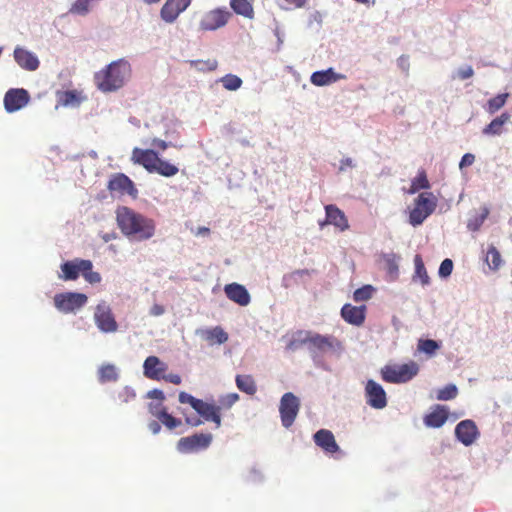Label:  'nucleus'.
Listing matches in <instances>:
<instances>
[{"label":"nucleus","mask_w":512,"mask_h":512,"mask_svg":"<svg viewBox=\"0 0 512 512\" xmlns=\"http://www.w3.org/2000/svg\"><path fill=\"white\" fill-rule=\"evenodd\" d=\"M293 8H302L306 4L307 0H285Z\"/></svg>","instance_id":"57"},{"label":"nucleus","mask_w":512,"mask_h":512,"mask_svg":"<svg viewBox=\"0 0 512 512\" xmlns=\"http://www.w3.org/2000/svg\"><path fill=\"white\" fill-rule=\"evenodd\" d=\"M99 381L101 383L114 382L118 379L116 367L112 364H106L99 369Z\"/></svg>","instance_id":"35"},{"label":"nucleus","mask_w":512,"mask_h":512,"mask_svg":"<svg viewBox=\"0 0 512 512\" xmlns=\"http://www.w3.org/2000/svg\"><path fill=\"white\" fill-rule=\"evenodd\" d=\"M165 312V309L162 305L154 304L150 309V314L152 316H160Z\"/></svg>","instance_id":"54"},{"label":"nucleus","mask_w":512,"mask_h":512,"mask_svg":"<svg viewBox=\"0 0 512 512\" xmlns=\"http://www.w3.org/2000/svg\"><path fill=\"white\" fill-rule=\"evenodd\" d=\"M475 161V156L471 153H466L462 156L461 161L459 163L460 169L464 167L471 166Z\"/></svg>","instance_id":"49"},{"label":"nucleus","mask_w":512,"mask_h":512,"mask_svg":"<svg viewBox=\"0 0 512 512\" xmlns=\"http://www.w3.org/2000/svg\"><path fill=\"white\" fill-rule=\"evenodd\" d=\"M448 419V410L444 406L437 405L435 409L427 414L424 423L428 427L439 428L444 425Z\"/></svg>","instance_id":"27"},{"label":"nucleus","mask_w":512,"mask_h":512,"mask_svg":"<svg viewBox=\"0 0 512 512\" xmlns=\"http://www.w3.org/2000/svg\"><path fill=\"white\" fill-rule=\"evenodd\" d=\"M384 259H385V265H386V269H387L388 273L390 275H397V273H398V264H397L398 257L395 254L391 253V254L385 255Z\"/></svg>","instance_id":"43"},{"label":"nucleus","mask_w":512,"mask_h":512,"mask_svg":"<svg viewBox=\"0 0 512 512\" xmlns=\"http://www.w3.org/2000/svg\"><path fill=\"white\" fill-rule=\"evenodd\" d=\"M397 64H398V67L403 71L405 72L406 74H408L409 72V60H408V57L406 56H400L398 58V61H397Z\"/></svg>","instance_id":"50"},{"label":"nucleus","mask_w":512,"mask_h":512,"mask_svg":"<svg viewBox=\"0 0 512 512\" xmlns=\"http://www.w3.org/2000/svg\"><path fill=\"white\" fill-rule=\"evenodd\" d=\"M489 214L488 209H484L483 213L481 215H478L474 217L473 219H470L467 223V227L470 231H477L480 229L482 224L484 223L485 219L487 218Z\"/></svg>","instance_id":"42"},{"label":"nucleus","mask_w":512,"mask_h":512,"mask_svg":"<svg viewBox=\"0 0 512 512\" xmlns=\"http://www.w3.org/2000/svg\"><path fill=\"white\" fill-rule=\"evenodd\" d=\"M300 409V401L293 393H285L279 406L282 425L289 428L293 425Z\"/></svg>","instance_id":"10"},{"label":"nucleus","mask_w":512,"mask_h":512,"mask_svg":"<svg viewBox=\"0 0 512 512\" xmlns=\"http://www.w3.org/2000/svg\"><path fill=\"white\" fill-rule=\"evenodd\" d=\"M147 397L158 399L160 402H163L165 400L164 392L159 389H153V390L149 391L147 394Z\"/></svg>","instance_id":"51"},{"label":"nucleus","mask_w":512,"mask_h":512,"mask_svg":"<svg viewBox=\"0 0 512 512\" xmlns=\"http://www.w3.org/2000/svg\"><path fill=\"white\" fill-rule=\"evenodd\" d=\"M167 370L168 365L157 356H148L143 363L144 375L151 380H161L163 373H166Z\"/></svg>","instance_id":"18"},{"label":"nucleus","mask_w":512,"mask_h":512,"mask_svg":"<svg viewBox=\"0 0 512 512\" xmlns=\"http://www.w3.org/2000/svg\"><path fill=\"white\" fill-rule=\"evenodd\" d=\"M107 189L111 193L116 192L120 195L127 194L133 198H136L138 195V190L133 181L123 173H116L112 175L108 182Z\"/></svg>","instance_id":"13"},{"label":"nucleus","mask_w":512,"mask_h":512,"mask_svg":"<svg viewBox=\"0 0 512 512\" xmlns=\"http://www.w3.org/2000/svg\"><path fill=\"white\" fill-rule=\"evenodd\" d=\"M373 290L371 285L363 286L354 291L353 298L356 302L367 301L372 297Z\"/></svg>","instance_id":"41"},{"label":"nucleus","mask_w":512,"mask_h":512,"mask_svg":"<svg viewBox=\"0 0 512 512\" xmlns=\"http://www.w3.org/2000/svg\"><path fill=\"white\" fill-rule=\"evenodd\" d=\"M197 334L200 335L210 345H220L228 340V334L220 326H216L210 329L199 330L197 331Z\"/></svg>","instance_id":"26"},{"label":"nucleus","mask_w":512,"mask_h":512,"mask_svg":"<svg viewBox=\"0 0 512 512\" xmlns=\"http://www.w3.org/2000/svg\"><path fill=\"white\" fill-rule=\"evenodd\" d=\"M94 320L98 329L104 333H113L118 329V324L112 310L106 304H98L96 306Z\"/></svg>","instance_id":"12"},{"label":"nucleus","mask_w":512,"mask_h":512,"mask_svg":"<svg viewBox=\"0 0 512 512\" xmlns=\"http://www.w3.org/2000/svg\"><path fill=\"white\" fill-rule=\"evenodd\" d=\"M455 435L465 446L471 445L478 436V429L472 420H463L456 425Z\"/></svg>","instance_id":"19"},{"label":"nucleus","mask_w":512,"mask_h":512,"mask_svg":"<svg viewBox=\"0 0 512 512\" xmlns=\"http://www.w3.org/2000/svg\"><path fill=\"white\" fill-rule=\"evenodd\" d=\"M221 408L214 404L206 403L201 400V405L195 409V411L204 418L206 421H212L215 423L216 427L219 428L221 426Z\"/></svg>","instance_id":"23"},{"label":"nucleus","mask_w":512,"mask_h":512,"mask_svg":"<svg viewBox=\"0 0 512 512\" xmlns=\"http://www.w3.org/2000/svg\"><path fill=\"white\" fill-rule=\"evenodd\" d=\"M300 275L308 274V270H301L297 272Z\"/></svg>","instance_id":"63"},{"label":"nucleus","mask_w":512,"mask_h":512,"mask_svg":"<svg viewBox=\"0 0 512 512\" xmlns=\"http://www.w3.org/2000/svg\"><path fill=\"white\" fill-rule=\"evenodd\" d=\"M235 383L237 388L248 395H254L257 392V385L254 378L251 375L238 374L235 377Z\"/></svg>","instance_id":"29"},{"label":"nucleus","mask_w":512,"mask_h":512,"mask_svg":"<svg viewBox=\"0 0 512 512\" xmlns=\"http://www.w3.org/2000/svg\"><path fill=\"white\" fill-rule=\"evenodd\" d=\"M141 1L148 5H153V4L159 3L161 0H141Z\"/></svg>","instance_id":"62"},{"label":"nucleus","mask_w":512,"mask_h":512,"mask_svg":"<svg viewBox=\"0 0 512 512\" xmlns=\"http://www.w3.org/2000/svg\"><path fill=\"white\" fill-rule=\"evenodd\" d=\"M437 202L432 192L420 193L409 212V223L414 227L421 225L435 211Z\"/></svg>","instance_id":"6"},{"label":"nucleus","mask_w":512,"mask_h":512,"mask_svg":"<svg viewBox=\"0 0 512 512\" xmlns=\"http://www.w3.org/2000/svg\"><path fill=\"white\" fill-rule=\"evenodd\" d=\"M366 403L374 409L387 406V395L383 387L374 380H368L365 386Z\"/></svg>","instance_id":"14"},{"label":"nucleus","mask_w":512,"mask_h":512,"mask_svg":"<svg viewBox=\"0 0 512 512\" xmlns=\"http://www.w3.org/2000/svg\"><path fill=\"white\" fill-rule=\"evenodd\" d=\"M224 292L227 298L240 306H247L251 297L247 289L238 283H230L225 285Z\"/></svg>","instance_id":"21"},{"label":"nucleus","mask_w":512,"mask_h":512,"mask_svg":"<svg viewBox=\"0 0 512 512\" xmlns=\"http://www.w3.org/2000/svg\"><path fill=\"white\" fill-rule=\"evenodd\" d=\"M452 270H453V262L451 259L447 258V259H444L442 261V263L440 264L438 272L441 277H448L449 275H451Z\"/></svg>","instance_id":"45"},{"label":"nucleus","mask_w":512,"mask_h":512,"mask_svg":"<svg viewBox=\"0 0 512 512\" xmlns=\"http://www.w3.org/2000/svg\"><path fill=\"white\" fill-rule=\"evenodd\" d=\"M509 97L508 93L498 94L497 96L491 98L487 102L486 111L489 114H494L498 110H500L505 104Z\"/></svg>","instance_id":"36"},{"label":"nucleus","mask_w":512,"mask_h":512,"mask_svg":"<svg viewBox=\"0 0 512 512\" xmlns=\"http://www.w3.org/2000/svg\"><path fill=\"white\" fill-rule=\"evenodd\" d=\"M485 261L488 264L489 268L493 271H497L501 267L502 258L500 252L494 245H490L488 247Z\"/></svg>","instance_id":"33"},{"label":"nucleus","mask_w":512,"mask_h":512,"mask_svg":"<svg viewBox=\"0 0 512 512\" xmlns=\"http://www.w3.org/2000/svg\"><path fill=\"white\" fill-rule=\"evenodd\" d=\"M415 277L420 279L422 285L429 284V276L427 274L424 263L420 257V255L415 256Z\"/></svg>","instance_id":"37"},{"label":"nucleus","mask_w":512,"mask_h":512,"mask_svg":"<svg viewBox=\"0 0 512 512\" xmlns=\"http://www.w3.org/2000/svg\"><path fill=\"white\" fill-rule=\"evenodd\" d=\"M440 349V344L432 339H419L417 343V350L419 352L425 353L429 357L436 354V352Z\"/></svg>","instance_id":"34"},{"label":"nucleus","mask_w":512,"mask_h":512,"mask_svg":"<svg viewBox=\"0 0 512 512\" xmlns=\"http://www.w3.org/2000/svg\"><path fill=\"white\" fill-rule=\"evenodd\" d=\"M131 161L143 166L149 173H157L164 177H172L179 172L176 165L161 159L153 149L135 147L132 150Z\"/></svg>","instance_id":"4"},{"label":"nucleus","mask_w":512,"mask_h":512,"mask_svg":"<svg viewBox=\"0 0 512 512\" xmlns=\"http://www.w3.org/2000/svg\"><path fill=\"white\" fill-rule=\"evenodd\" d=\"M92 268L93 263L91 260L75 258L61 265L62 274L60 278L65 281L76 280L81 274L88 283L97 284L102 278L101 275L98 272H94Z\"/></svg>","instance_id":"5"},{"label":"nucleus","mask_w":512,"mask_h":512,"mask_svg":"<svg viewBox=\"0 0 512 512\" xmlns=\"http://www.w3.org/2000/svg\"><path fill=\"white\" fill-rule=\"evenodd\" d=\"M192 0H166L160 10V17L166 23H173L184 12Z\"/></svg>","instance_id":"16"},{"label":"nucleus","mask_w":512,"mask_h":512,"mask_svg":"<svg viewBox=\"0 0 512 512\" xmlns=\"http://www.w3.org/2000/svg\"><path fill=\"white\" fill-rule=\"evenodd\" d=\"M153 147L159 148L160 150H166L168 148V143L162 139L154 138L151 142Z\"/></svg>","instance_id":"53"},{"label":"nucleus","mask_w":512,"mask_h":512,"mask_svg":"<svg viewBox=\"0 0 512 512\" xmlns=\"http://www.w3.org/2000/svg\"><path fill=\"white\" fill-rule=\"evenodd\" d=\"M430 188V182L427 177V173L424 169H420L416 175L411 181L410 188L408 189V194H415L419 190L422 189H429Z\"/></svg>","instance_id":"31"},{"label":"nucleus","mask_w":512,"mask_h":512,"mask_svg":"<svg viewBox=\"0 0 512 512\" xmlns=\"http://www.w3.org/2000/svg\"><path fill=\"white\" fill-rule=\"evenodd\" d=\"M326 218L324 222H320L319 225L322 228L324 225H333L340 231H345L349 228L348 219L344 212L340 210L336 205L329 204L325 206Z\"/></svg>","instance_id":"17"},{"label":"nucleus","mask_w":512,"mask_h":512,"mask_svg":"<svg viewBox=\"0 0 512 512\" xmlns=\"http://www.w3.org/2000/svg\"><path fill=\"white\" fill-rule=\"evenodd\" d=\"M239 400V395L237 393H229L221 398L220 403L225 408H230Z\"/></svg>","instance_id":"46"},{"label":"nucleus","mask_w":512,"mask_h":512,"mask_svg":"<svg viewBox=\"0 0 512 512\" xmlns=\"http://www.w3.org/2000/svg\"><path fill=\"white\" fill-rule=\"evenodd\" d=\"M473 74H474V71H473L472 67H470V66L465 68V69H461V70L458 71V76L462 80H465V79H468V78L472 77Z\"/></svg>","instance_id":"52"},{"label":"nucleus","mask_w":512,"mask_h":512,"mask_svg":"<svg viewBox=\"0 0 512 512\" xmlns=\"http://www.w3.org/2000/svg\"><path fill=\"white\" fill-rule=\"evenodd\" d=\"M116 220L121 232L138 241H145L155 234L154 220L135 212L133 209L123 206L116 211Z\"/></svg>","instance_id":"1"},{"label":"nucleus","mask_w":512,"mask_h":512,"mask_svg":"<svg viewBox=\"0 0 512 512\" xmlns=\"http://www.w3.org/2000/svg\"><path fill=\"white\" fill-rule=\"evenodd\" d=\"M58 104L61 106L79 105L81 102L80 94L75 90L59 92L57 94Z\"/></svg>","instance_id":"32"},{"label":"nucleus","mask_w":512,"mask_h":512,"mask_svg":"<svg viewBox=\"0 0 512 512\" xmlns=\"http://www.w3.org/2000/svg\"><path fill=\"white\" fill-rule=\"evenodd\" d=\"M419 372V365L409 361L401 365H386L381 369V376L388 383H406Z\"/></svg>","instance_id":"7"},{"label":"nucleus","mask_w":512,"mask_h":512,"mask_svg":"<svg viewBox=\"0 0 512 512\" xmlns=\"http://www.w3.org/2000/svg\"><path fill=\"white\" fill-rule=\"evenodd\" d=\"M353 166H354V164H353V160L351 158H344L340 162L339 170L344 171L347 167H353Z\"/></svg>","instance_id":"56"},{"label":"nucleus","mask_w":512,"mask_h":512,"mask_svg":"<svg viewBox=\"0 0 512 512\" xmlns=\"http://www.w3.org/2000/svg\"><path fill=\"white\" fill-rule=\"evenodd\" d=\"M157 419L170 430L175 429L182 424L180 419L175 418L174 416L169 414L167 410L165 412H162Z\"/></svg>","instance_id":"39"},{"label":"nucleus","mask_w":512,"mask_h":512,"mask_svg":"<svg viewBox=\"0 0 512 512\" xmlns=\"http://www.w3.org/2000/svg\"><path fill=\"white\" fill-rule=\"evenodd\" d=\"M14 59L21 68L28 71H35L40 64L39 59L34 53L21 47L15 48Z\"/></svg>","instance_id":"22"},{"label":"nucleus","mask_w":512,"mask_h":512,"mask_svg":"<svg viewBox=\"0 0 512 512\" xmlns=\"http://www.w3.org/2000/svg\"><path fill=\"white\" fill-rule=\"evenodd\" d=\"M458 394V389L454 384H449L445 386L444 388L438 390L437 392V399L438 400H451L454 399Z\"/></svg>","instance_id":"40"},{"label":"nucleus","mask_w":512,"mask_h":512,"mask_svg":"<svg viewBox=\"0 0 512 512\" xmlns=\"http://www.w3.org/2000/svg\"><path fill=\"white\" fill-rule=\"evenodd\" d=\"M211 442V434H194L191 436L182 437L177 443V449L182 453H190L208 448Z\"/></svg>","instance_id":"11"},{"label":"nucleus","mask_w":512,"mask_h":512,"mask_svg":"<svg viewBox=\"0 0 512 512\" xmlns=\"http://www.w3.org/2000/svg\"><path fill=\"white\" fill-rule=\"evenodd\" d=\"M355 2L365 5L367 7L374 6L376 3V0H354Z\"/></svg>","instance_id":"60"},{"label":"nucleus","mask_w":512,"mask_h":512,"mask_svg":"<svg viewBox=\"0 0 512 512\" xmlns=\"http://www.w3.org/2000/svg\"><path fill=\"white\" fill-rule=\"evenodd\" d=\"M179 402L182 404H189L195 410L199 405H201V399H197L194 396L190 395L187 392H180L178 396Z\"/></svg>","instance_id":"44"},{"label":"nucleus","mask_w":512,"mask_h":512,"mask_svg":"<svg viewBox=\"0 0 512 512\" xmlns=\"http://www.w3.org/2000/svg\"><path fill=\"white\" fill-rule=\"evenodd\" d=\"M167 409L163 407L162 402L159 403H149L148 404V411L149 413L158 418L162 412H165Z\"/></svg>","instance_id":"47"},{"label":"nucleus","mask_w":512,"mask_h":512,"mask_svg":"<svg viewBox=\"0 0 512 512\" xmlns=\"http://www.w3.org/2000/svg\"><path fill=\"white\" fill-rule=\"evenodd\" d=\"M30 100V95L23 88L9 89L4 96V107L7 112L13 113L25 107Z\"/></svg>","instance_id":"15"},{"label":"nucleus","mask_w":512,"mask_h":512,"mask_svg":"<svg viewBox=\"0 0 512 512\" xmlns=\"http://www.w3.org/2000/svg\"><path fill=\"white\" fill-rule=\"evenodd\" d=\"M222 85L229 91H235L242 85V80L236 75L228 74L221 79Z\"/></svg>","instance_id":"38"},{"label":"nucleus","mask_w":512,"mask_h":512,"mask_svg":"<svg viewBox=\"0 0 512 512\" xmlns=\"http://www.w3.org/2000/svg\"><path fill=\"white\" fill-rule=\"evenodd\" d=\"M344 78V75L337 74L332 68H328L326 70L314 72L311 75L310 81L315 86H325Z\"/></svg>","instance_id":"24"},{"label":"nucleus","mask_w":512,"mask_h":512,"mask_svg":"<svg viewBox=\"0 0 512 512\" xmlns=\"http://www.w3.org/2000/svg\"><path fill=\"white\" fill-rule=\"evenodd\" d=\"M124 393L126 394L125 401H128L129 398L134 399L136 396L135 393L129 389H125Z\"/></svg>","instance_id":"61"},{"label":"nucleus","mask_w":512,"mask_h":512,"mask_svg":"<svg viewBox=\"0 0 512 512\" xmlns=\"http://www.w3.org/2000/svg\"><path fill=\"white\" fill-rule=\"evenodd\" d=\"M185 422L188 425L193 426V427H197V426H199V425H201L203 423V421L200 418H198V417H193V418L186 417L185 418Z\"/></svg>","instance_id":"55"},{"label":"nucleus","mask_w":512,"mask_h":512,"mask_svg":"<svg viewBox=\"0 0 512 512\" xmlns=\"http://www.w3.org/2000/svg\"><path fill=\"white\" fill-rule=\"evenodd\" d=\"M210 234V229L208 227H198L195 232L196 236H207Z\"/></svg>","instance_id":"59"},{"label":"nucleus","mask_w":512,"mask_h":512,"mask_svg":"<svg viewBox=\"0 0 512 512\" xmlns=\"http://www.w3.org/2000/svg\"><path fill=\"white\" fill-rule=\"evenodd\" d=\"M232 10L245 18H254V8L249 0H230Z\"/></svg>","instance_id":"30"},{"label":"nucleus","mask_w":512,"mask_h":512,"mask_svg":"<svg viewBox=\"0 0 512 512\" xmlns=\"http://www.w3.org/2000/svg\"><path fill=\"white\" fill-rule=\"evenodd\" d=\"M53 301L60 312L68 314L81 309L87 303L88 297L83 293L63 292L56 294Z\"/></svg>","instance_id":"8"},{"label":"nucleus","mask_w":512,"mask_h":512,"mask_svg":"<svg viewBox=\"0 0 512 512\" xmlns=\"http://www.w3.org/2000/svg\"><path fill=\"white\" fill-rule=\"evenodd\" d=\"M511 121V115L508 112L502 113L500 116L493 119L482 130L484 135L495 136L501 135L504 131V125Z\"/></svg>","instance_id":"28"},{"label":"nucleus","mask_w":512,"mask_h":512,"mask_svg":"<svg viewBox=\"0 0 512 512\" xmlns=\"http://www.w3.org/2000/svg\"><path fill=\"white\" fill-rule=\"evenodd\" d=\"M161 380L172 383L174 385H180L182 382L181 376L178 374H173V373H170V374L163 373Z\"/></svg>","instance_id":"48"},{"label":"nucleus","mask_w":512,"mask_h":512,"mask_svg":"<svg viewBox=\"0 0 512 512\" xmlns=\"http://www.w3.org/2000/svg\"><path fill=\"white\" fill-rule=\"evenodd\" d=\"M131 74L130 63L125 59H118L96 72L94 82L100 91L104 93L114 92L124 86Z\"/></svg>","instance_id":"3"},{"label":"nucleus","mask_w":512,"mask_h":512,"mask_svg":"<svg viewBox=\"0 0 512 512\" xmlns=\"http://www.w3.org/2000/svg\"><path fill=\"white\" fill-rule=\"evenodd\" d=\"M304 345L307 346L313 359L342 349L341 342L336 337L305 330H299L294 333L292 339L287 344V349L295 351Z\"/></svg>","instance_id":"2"},{"label":"nucleus","mask_w":512,"mask_h":512,"mask_svg":"<svg viewBox=\"0 0 512 512\" xmlns=\"http://www.w3.org/2000/svg\"><path fill=\"white\" fill-rule=\"evenodd\" d=\"M231 18L232 12L226 7L215 8L202 16L199 22V28L202 31H215L224 27Z\"/></svg>","instance_id":"9"},{"label":"nucleus","mask_w":512,"mask_h":512,"mask_svg":"<svg viewBox=\"0 0 512 512\" xmlns=\"http://www.w3.org/2000/svg\"><path fill=\"white\" fill-rule=\"evenodd\" d=\"M313 440L315 444L320 447L325 453L334 454L340 451V447L337 444L333 433L327 429L318 430Z\"/></svg>","instance_id":"20"},{"label":"nucleus","mask_w":512,"mask_h":512,"mask_svg":"<svg viewBox=\"0 0 512 512\" xmlns=\"http://www.w3.org/2000/svg\"><path fill=\"white\" fill-rule=\"evenodd\" d=\"M148 427L153 434H158L161 430V426H160L159 422H157V421H151L148 424Z\"/></svg>","instance_id":"58"},{"label":"nucleus","mask_w":512,"mask_h":512,"mask_svg":"<svg viewBox=\"0 0 512 512\" xmlns=\"http://www.w3.org/2000/svg\"><path fill=\"white\" fill-rule=\"evenodd\" d=\"M341 315L346 322L359 326L365 320V307L345 304L341 309Z\"/></svg>","instance_id":"25"}]
</instances>
